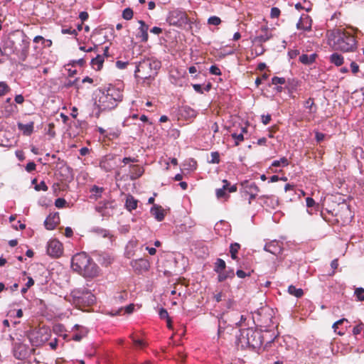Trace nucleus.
I'll return each mask as SVG.
<instances>
[{
    "instance_id": "1",
    "label": "nucleus",
    "mask_w": 364,
    "mask_h": 364,
    "mask_svg": "<svg viewBox=\"0 0 364 364\" xmlns=\"http://www.w3.org/2000/svg\"><path fill=\"white\" fill-rule=\"evenodd\" d=\"M122 92V90L112 85L97 89L94 93L95 105L99 112L114 109L123 99Z\"/></svg>"
},
{
    "instance_id": "2",
    "label": "nucleus",
    "mask_w": 364,
    "mask_h": 364,
    "mask_svg": "<svg viewBox=\"0 0 364 364\" xmlns=\"http://www.w3.org/2000/svg\"><path fill=\"white\" fill-rule=\"evenodd\" d=\"M73 269L86 278H94L99 274V267L85 252L75 255L71 259Z\"/></svg>"
},
{
    "instance_id": "3",
    "label": "nucleus",
    "mask_w": 364,
    "mask_h": 364,
    "mask_svg": "<svg viewBox=\"0 0 364 364\" xmlns=\"http://www.w3.org/2000/svg\"><path fill=\"white\" fill-rule=\"evenodd\" d=\"M329 44L336 50L353 52L357 48V41L354 36L343 29L333 31L329 35Z\"/></svg>"
},
{
    "instance_id": "4",
    "label": "nucleus",
    "mask_w": 364,
    "mask_h": 364,
    "mask_svg": "<svg viewBox=\"0 0 364 364\" xmlns=\"http://www.w3.org/2000/svg\"><path fill=\"white\" fill-rule=\"evenodd\" d=\"M237 344L242 348H259L262 344V333L252 328L240 329L237 336Z\"/></svg>"
},
{
    "instance_id": "5",
    "label": "nucleus",
    "mask_w": 364,
    "mask_h": 364,
    "mask_svg": "<svg viewBox=\"0 0 364 364\" xmlns=\"http://www.w3.org/2000/svg\"><path fill=\"white\" fill-rule=\"evenodd\" d=\"M161 63L154 58H146L136 65L134 73L136 77L144 80L154 78L160 69Z\"/></svg>"
},
{
    "instance_id": "6",
    "label": "nucleus",
    "mask_w": 364,
    "mask_h": 364,
    "mask_svg": "<svg viewBox=\"0 0 364 364\" xmlns=\"http://www.w3.org/2000/svg\"><path fill=\"white\" fill-rule=\"evenodd\" d=\"M166 21L169 25L180 28H185L186 26L192 29L193 22L188 17L185 11L181 9H174L168 12Z\"/></svg>"
},
{
    "instance_id": "7",
    "label": "nucleus",
    "mask_w": 364,
    "mask_h": 364,
    "mask_svg": "<svg viewBox=\"0 0 364 364\" xmlns=\"http://www.w3.org/2000/svg\"><path fill=\"white\" fill-rule=\"evenodd\" d=\"M70 295L73 303L80 306H90L95 301V295L85 287L74 289Z\"/></svg>"
},
{
    "instance_id": "8",
    "label": "nucleus",
    "mask_w": 364,
    "mask_h": 364,
    "mask_svg": "<svg viewBox=\"0 0 364 364\" xmlns=\"http://www.w3.org/2000/svg\"><path fill=\"white\" fill-rule=\"evenodd\" d=\"M33 350L34 349L21 342H14L13 344V355L15 358L20 360L26 359Z\"/></svg>"
},
{
    "instance_id": "9",
    "label": "nucleus",
    "mask_w": 364,
    "mask_h": 364,
    "mask_svg": "<svg viewBox=\"0 0 364 364\" xmlns=\"http://www.w3.org/2000/svg\"><path fill=\"white\" fill-rule=\"evenodd\" d=\"M241 186V193L245 195H249L248 204L252 203V200L255 199L258 193L259 192V188L257 186L255 182L250 181H244L240 183Z\"/></svg>"
},
{
    "instance_id": "10",
    "label": "nucleus",
    "mask_w": 364,
    "mask_h": 364,
    "mask_svg": "<svg viewBox=\"0 0 364 364\" xmlns=\"http://www.w3.org/2000/svg\"><path fill=\"white\" fill-rule=\"evenodd\" d=\"M62 244L57 240H52L48 242L47 252L49 255L58 257L63 253Z\"/></svg>"
},
{
    "instance_id": "11",
    "label": "nucleus",
    "mask_w": 364,
    "mask_h": 364,
    "mask_svg": "<svg viewBox=\"0 0 364 364\" xmlns=\"http://www.w3.org/2000/svg\"><path fill=\"white\" fill-rule=\"evenodd\" d=\"M114 207V201L107 200L99 202L95 207V210L102 216H105L109 214V210L113 209Z\"/></svg>"
},
{
    "instance_id": "12",
    "label": "nucleus",
    "mask_w": 364,
    "mask_h": 364,
    "mask_svg": "<svg viewBox=\"0 0 364 364\" xmlns=\"http://www.w3.org/2000/svg\"><path fill=\"white\" fill-rule=\"evenodd\" d=\"M133 269L139 273L147 271L150 267L149 262L144 258L133 260L131 262Z\"/></svg>"
},
{
    "instance_id": "13",
    "label": "nucleus",
    "mask_w": 364,
    "mask_h": 364,
    "mask_svg": "<svg viewBox=\"0 0 364 364\" xmlns=\"http://www.w3.org/2000/svg\"><path fill=\"white\" fill-rule=\"evenodd\" d=\"M264 250L274 255H278L282 251V243L277 240H272L264 245Z\"/></svg>"
},
{
    "instance_id": "14",
    "label": "nucleus",
    "mask_w": 364,
    "mask_h": 364,
    "mask_svg": "<svg viewBox=\"0 0 364 364\" xmlns=\"http://www.w3.org/2000/svg\"><path fill=\"white\" fill-rule=\"evenodd\" d=\"M60 222L58 213H50L45 220L44 225L47 230H52L55 228Z\"/></svg>"
},
{
    "instance_id": "15",
    "label": "nucleus",
    "mask_w": 364,
    "mask_h": 364,
    "mask_svg": "<svg viewBox=\"0 0 364 364\" xmlns=\"http://www.w3.org/2000/svg\"><path fill=\"white\" fill-rule=\"evenodd\" d=\"M139 23L140 24V26L138 28V32L136 36V38H140L141 42L145 43L149 38V26L142 20H139Z\"/></svg>"
},
{
    "instance_id": "16",
    "label": "nucleus",
    "mask_w": 364,
    "mask_h": 364,
    "mask_svg": "<svg viewBox=\"0 0 364 364\" xmlns=\"http://www.w3.org/2000/svg\"><path fill=\"white\" fill-rule=\"evenodd\" d=\"M179 114L186 119H193L196 117L198 112L189 106H182L178 109Z\"/></svg>"
},
{
    "instance_id": "17",
    "label": "nucleus",
    "mask_w": 364,
    "mask_h": 364,
    "mask_svg": "<svg viewBox=\"0 0 364 364\" xmlns=\"http://www.w3.org/2000/svg\"><path fill=\"white\" fill-rule=\"evenodd\" d=\"M262 34L252 38V42L253 43L262 45V43L269 41L272 37V35L269 32L267 28H262Z\"/></svg>"
},
{
    "instance_id": "18",
    "label": "nucleus",
    "mask_w": 364,
    "mask_h": 364,
    "mask_svg": "<svg viewBox=\"0 0 364 364\" xmlns=\"http://www.w3.org/2000/svg\"><path fill=\"white\" fill-rule=\"evenodd\" d=\"M17 127L19 131L25 136H30L34 130V122H30L28 124H23L21 122L17 123Z\"/></svg>"
},
{
    "instance_id": "19",
    "label": "nucleus",
    "mask_w": 364,
    "mask_h": 364,
    "mask_svg": "<svg viewBox=\"0 0 364 364\" xmlns=\"http://www.w3.org/2000/svg\"><path fill=\"white\" fill-rule=\"evenodd\" d=\"M259 200H261L264 205L272 208H275L278 205V200L273 196L262 195L259 197Z\"/></svg>"
},
{
    "instance_id": "20",
    "label": "nucleus",
    "mask_w": 364,
    "mask_h": 364,
    "mask_svg": "<svg viewBox=\"0 0 364 364\" xmlns=\"http://www.w3.org/2000/svg\"><path fill=\"white\" fill-rule=\"evenodd\" d=\"M150 213L159 222L164 219V210L159 205H154L150 210Z\"/></svg>"
},
{
    "instance_id": "21",
    "label": "nucleus",
    "mask_w": 364,
    "mask_h": 364,
    "mask_svg": "<svg viewBox=\"0 0 364 364\" xmlns=\"http://www.w3.org/2000/svg\"><path fill=\"white\" fill-rule=\"evenodd\" d=\"M138 200L129 194L127 196L125 207L127 210L132 211L137 208Z\"/></svg>"
},
{
    "instance_id": "22",
    "label": "nucleus",
    "mask_w": 364,
    "mask_h": 364,
    "mask_svg": "<svg viewBox=\"0 0 364 364\" xmlns=\"http://www.w3.org/2000/svg\"><path fill=\"white\" fill-rule=\"evenodd\" d=\"M218 274V282H223L227 279L233 278L235 277V272L234 269L231 268L228 269V270L225 269V270L222 271Z\"/></svg>"
},
{
    "instance_id": "23",
    "label": "nucleus",
    "mask_w": 364,
    "mask_h": 364,
    "mask_svg": "<svg viewBox=\"0 0 364 364\" xmlns=\"http://www.w3.org/2000/svg\"><path fill=\"white\" fill-rule=\"evenodd\" d=\"M105 57L102 55H97L95 58H92L90 64L93 68L100 70L103 65Z\"/></svg>"
},
{
    "instance_id": "24",
    "label": "nucleus",
    "mask_w": 364,
    "mask_h": 364,
    "mask_svg": "<svg viewBox=\"0 0 364 364\" xmlns=\"http://www.w3.org/2000/svg\"><path fill=\"white\" fill-rule=\"evenodd\" d=\"M104 191V188L102 187H99L96 185L92 186L90 188V192L91 195L90 196V199L97 200L102 196V193Z\"/></svg>"
},
{
    "instance_id": "25",
    "label": "nucleus",
    "mask_w": 364,
    "mask_h": 364,
    "mask_svg": "<svg viewBox=\"0 0 364 364\" xmlns=\"http://www.w3.org/2000/svg\"><path fill=\"white\" fill-rule=\"evenodd\" d=\"M316 56V53L311 55L302 54L299 56V61L304 65H309L315 61Z\"/></svg>"
},
{
    "instance_id": "26",
    "label": "nucleus",
    "mask_w": 364,
    "mask_h": 364,
    "mask_svg": "<svg viewBox=\"0 0 364 364\" xmlns=\"http://www.w3.org/2000/svg\"><path fill=\"white\" fill-rule=\"evenodd\" d=\"M330 62L336 66H341L343 63V57L338 53H333L330 55Z\"/></svg>"
},
{
    "instance_id": "27",
    "label": "nucleus",
    "mask_w": 364,
    "mask_h": 364,
    "mask_svg": "<svg viewBox=\"0 0 364 364\" xmlns=\"http://www.w3.org/2000/svg\"><path fill=\"white\" fill-rule=\"evenodd\" d=\"M90 232L104 238L109 237L110 236L109 230L100 227H94L91 229Z\"/></svg>"
},
{
    "instance_id": "28",
    "label": "nucleus",
    "mask_w": 364,
    "mask_h": 364,
    "mask_svg": "<svg viewBox=\"0 0 364 364\" xmlns=\"http://www.w3.org/2000/svg\"><path fill=\"white\" fill-rule=\"evenodd\" d=\"M223 182L224 183L223 187L221 188H218L216 190V196L218 198H222L227 196L225 191H227L228 187L230 185V183L225 179L223 180Z\"/></svg>"
},
{
    "instance_id": "29",
    "label": "nucleus",
    "mask_w": 364,
    "mask_h": 364,
    "mask_svg": "<svg viewBox=\"0 0 364 364\" xmlns=\"http://www.w3.org/2000/svg\"><path fill=\"white\" fill-rule=\"evenodd\" d=\"M288 292L296 298H301L304 295V291L301 288H296L294 285H290L288 287Z\"/></svg>"
},
{
    "instance_id": "30",
    "label": "nucleus",
    "mask_w": 364,
    "mask_h": 364,
    "mask_svg": "<svg viewBox=\"0 0 364 364\" xmlns=\"http://www.w3.org/2000/svg\"><path fill=\"white\" fill-rule=\"evenodd\" d=\"M226 268L225 262L220 258H218L215 262L214 271L219 274Z\"/></svg>"
},
{
    "instance_id": "31",
    "label": "nucleus",
    "mask_w": 364,
    "mask_h": 364,
    "mask_svg": "<svg viewBox=\"0 0 364 364\" xmlns=\"http://www.w3.org/2000/svg\"><path fill=\"white\" fill-rule=\"evenodd\" d=\"M240 248V245L237 242L232 243L230 246V252L231 255V258L232 259H237V254L238 252V250Z\"/></svg>"
},
{
    "instance_id": "32",
    "label": "nucleus",
    "mask_w": 364,
    "mask_h": 364,
    "mask_svg": "<svg viewBox=\"0 0 364 364\" xmlns=\"http://www.w3.org/2000/svg\"><path fill=\"white\" fill-rule=\"evenodd\" d=\"M121 132L118 129H109L107 130V134H105V137L109 139H117L119 136Z\"/></svg>"
},
{
    "instance_id": "33",
    "label": "nucleus",
    "mask_w": 364,
    "mask_h": 364,
    "mask_svg": "<svg viewBox=\"0 0 364 364\" xmlns=\"http://www.w3.org/2000/svg\"><path fill=\"white\" fill-rule=\"evenodd\" d=\"M289 165V161L286 157H282L279 160H275L272 162V166L275 167H286Z\"/></svg>"
},
{
    "instance_id": "34",
    "label": "nucleus",
    "mask_w": 364,
    "mask_h": 364,
    "mask_svg": "<svg viewBox=\"0 0 364 364\" xmlns=\"http://www.w3.org/2000/svg\"><path fill=\"white\" fill-rule=\"evenodd\" d=\"M130 338L136 348H143L146 346V343L143 340L136 338L134 335H131Z\"/></svg>"
},
{
    "instance_id": "35",
    "label": "nucleus",
    "mask_w": 364,
    "mask_h": 364,
    "mask_svg": "<svg viewBox=\"0 0 364 364\" xmlns=\"http://www.w3.org/2000/svg\"><path fill=\"white\" fill-rule=\"evenodd\" d=\"M344 322H348L347 319L346 318H341V319H339L337 321H336L333 326H332V328H333L334 331L339 336H343L345 334V332L344 331H337V328H338V326L339 325H341Z\"/></svg>"
},
{
    "instance_id": "36",
    "label": "nucleus",
    "mask_w": 364,
    "mask_h": 364,
    "mask_svg": "<svg viewBox=\"0 0 364 364\" xmlns=\"http://www.w3.org/2000/svg\"><path fill=\"white\" fill-rule=\"evenodd\" d=\"M73 86H75L76 89H79L80 86L78 85V78H76L73 80H67L64 84H63V87H65V88H70Z\"/></svg>"
},
{
    "instance_id": "37",
    "label": "nucleus",
    "mask_w": 364,
    "mask_h": 364,
    "mask_svg": "<svg viewBox=\"0 0 364 364\" xmlns=\"http://www.w3.org/2000/svg\"><path fill=\"white\" fill-rule=\"evenodd\" d=\"M10 91V87L4 81H0V97L5 95Z\"/></svg>"
},
{
    "instance_id": "38",
    "label": "nucleus",
    "mask_w": 364,
    "mask_h": 364,
    "mask_svg": "<svg viewBox=\"0 0 364 364\" xmlns=\"http://www.w3.org/2000/svg\"><path fill=\"white\" fill-rule=\"evenodd\" d=\"M355 296L357 297L358 301H364V289L363 287H358L355 289L354 292Z\"/></svg>"
},
{
    "instance_id": "39",
    "label": "nucleus",
    "mask_w": 364,
    "mask_h": 364,
    "mask_svg": "<svg viewBox=\"0 0 364 364\" xmlns=\"http://www.w3.org/2000/svg\"><path fill=\"white\" fill-rule=\"evenodd\" d=\"M231 136L235 139V145L238 146L241 141L244 140V135L242 133L237 134L232 133L231 134Z\"/></svg>"
},
{
    "instance_id": "40",
    "label": "nucleus",
    "mask_w": 364,
    "mask_h": 364,
    "mask_svg": "<svg viewBox=\"0 0 364 364\" xmlns=\"http://www.w3.org/2000/svg\"><path fill=\"white\" fill-rule=\"evenodd\" d=\"M131 168H132V171L134 173L136 178L140 177L144 173L143 168L138 165H133Z\"/></svg>"
},
{
    "instance_id": "41",
    "label": "nucleus",
    "mask_w": 364,
    "mask_h": 364,
    "mask_svg": "<svg viewBox=\"0 0 364 364\" xmlns=\"http://www.w3.org/2000/svg\"><path fill=\"white\" fill-rule=\"evenodd\" d=\"M315 106L314 99L313 98H309L307 100L304 102V107L309 109L310 113H314L316 112V110L313 111L312 108Z\"/></svg>"
},
{
    "instance_id": "42",
    "label": "nucleus",
    "mask_w": 364,
    "mask_h": 364,
    "mask_svg": "<svg viewBox=\"0 0 364 364\" xmlns=\"http://www.w3.org/2000/svg\"><path fill=\"white\" fill-rule=\"evenodd\" d=\"M122 17L126 20H130L133 17V11L130 8H126L122 12Z\"/></svg>"
},
{
    "instance_id": "43",
    "label": "nucleus",
    "mask_w": 364,
    "mask_h": 364,
    "mask_svg": "<svg viewBox=\"0 0 364 364\" xmlns=\"http://www.w3.org/2000/svg\"><path fill=\"white\" fill-rule=\"evenodd\" d=\"M211 159L208 161L210 164H219L220 163V154L218 151H213L210 154Z\"/></svg>"
},
{
    "instance_id": "44",
    "label": "nucleus",
    "mask_w": 364,
    "mask_h": 364,
    "mask_svg": "<svg viewBox=\"0 0 364 364\" xmlns=\"http://www.w3.org/2000/svg\"><path fill=\"white\" fill-rule=\"evenodd\" d=\"M220 23H221V19L216 16H210L208 19V23L210 25L218 26Z\"/></svg>"
},
{
    "instance_id": "45",
    "label": "nucleus",
    "mask_w": 364,
    "mask_h": 364,
    "mask_svg": "<svg viewBox=\"0 0 364 364\" xmlns=\"http://www.w3.org/2000/svg\"><path fill=\"white\" fill-rule=\"evenodd\" d=\"M286 82V80L284 77H277V76H274L272 78V85H284L285 84Z\"/></svg>"
},
{
    "instance_id": "46",
    "label": "nucleus",
    "mask_w": 364,
    "mask_h": 364,
    "mask_svg": "<svg viewBox=\"0 0 364 364\" xmlns=\"http://www.w3.org/2000/svg\"><path fill=\"white\" fill-rule=\"evenodd\" d=\"M34 188L37 191H48V186H46L45 181H41L40 183L36 184Z\"/></svg>"
},
{
    "instance_id": "47",
    "label": "nucleus",
    "mask_w": 364,
    "mask_h": 364,
    "mask_svg": "<svg viewBox=\"0 0 364 364\" xmlns=\"http://www.w3.org/2000/svg\"><path fill=\"white\" fill-rule=\"evenodd\" d=\"M85 64V60L83 58H81L78 60H73L70 61V63L68 65H70L72 66H75L76 65H78L80 67L84 66Z\"/></svg>"
},
{
    "instance_id": "48",
    "label": "nucleus",
    "mask_w": 364,
    "mask_h": 364,
    "mask_svg": "<svg viewBox=\"0 0 364 364\" xmlns=\"http://www.w3.org/2000/svg\"><path fill=\"white\" fill-rule=\"evenodd\" d=\"M209 71L210 74L215 75H220L222 74L220 69L215 65H211Z\"/></svg>"
},
{
    "instance_id": "49",
    "label": "nucleus",
    "mask_w": 364,
    "mask_h": 364,
    "mask_svg": "<svg viewBox=\"0 0 364 364\" xmlns=\"http://www.w3.org/2000/svg\"><path fill=\"white\" fill-rule=\"evenodd\" d=\"M61 32L63 34H70V35H73L75 37L77 36V31L75 29H72L71 28H62Z\"/></svg>"
},
{
    "instance_id": "50",
    "label": "nucleus",
    "mask_w": 364,
    "mask_h": 364,
    "mask_svg": "<svg viewBox=\"0 0 364 364\" xmlns=\"http://www.w3.org/2000/svg\"><path fill=\"white\" fill-rule=\"evenodd\" d=\"M66 204V200L64 198H58L55 201V205L58 208H63Z\"/></svg>"
},
{
    "instance_id": "51",
    "label": "nucleus",
    "mask_w": 364,
    "mask_h": 364,
    "mask_svg": "<svg viewBox=\"0 0 364 364\" xmlns=\"http://www.w3.org/2000/svg\"><path fill=\"white\" fill-rule=\"evenodd\" d=\"M280 15V10L277 7H272L271 9L270 16L271 18H277Z\"/></svg>"
},
{
    "instance_id": "52",
    "label": "nucleus",
    "mask_w": 364,
    "mask_h": 364,
    "mask_svg": "<svg viewBox=\"0 0 364 364\" xmlns=\"http://www.w3.org/2000/svg\"><path fill=\"white\" fill-rule=\"evenodd\" d=\"M363 323H360L358 325L355 326L353 329V335L357 336V335L360 334L363 330Z\"/></svg>"
},
{
    "instance_id": "53",
    "label": "nucleus",
    "mask_w": 364,
    "mask_h": 364,
    "mask_svg": "<svg viewBox=\"0 0 364 364\" xmlns=\"http://www.w3.org/2000/svg\"><path fill=\"white\" fill-rule=\"evenodd\" d=\"M261 119H262V122L264 125H267V124H268L270 122V121L272 119V117L269 114H262L261 116Z\"/></svg>"
},
{
    "instance_id": "54",
    "label": "nucleus",
    "mask_w": 364,
    "mask_h": 364,
    "mask_svg": "<svg viewBox=\"0 0 364 364\" xmlns=\"http://www.w3.org/2000/svg\"><path fill=\"white\" fill-rule=\"evenodd\" d=\"M159 315L161 319H168V318H169L167 311L164 308L160 309Z\"/></svg>"
},
{
    "instance_id": "55",
    "label": "nucleus",
    "mask_w": 364,
    "mask_h": 364,
    "mask_svg": "<svg viewBox=\"0 0 364 364\" xmlns=\"http://www.w3.org/2000/svg\"><path fill=\"white\" fill-rule=\"evenodd\" d=\"M36 168V164L33 161L28 162L26 166V170L28 172H31L34 171Z\"/></svg>"
},
{
    "instance_id": "56",
    "label": "nucleus",
    "mask_w": 364,
    "mask_h": 364,
    "mask_svg": "<svg viewBox=\"0 0 364 364\" xmlns=\"http://www.w3.org/2000/svg\"><path fill=\"white\" fill-rule=\"evenodd\" d=\"M28 55V48H24L21 50L19 54V59L22 61H25Z\"/></svg>"
},
{
    "instance_id": "57",
    "label": "nucleus",
    "mask_w": 364,
    "mask_h": 364,
    "mask_svg": "<svg viewBox=\"0 0 364 364\" xmlns=\"http://www.w3.org/2000/svg\"><path fill=\"white\" fill-rule=\"evenodd\" d=\"M235 301L231 299H229L225 303V306L227 309H235Z\"/></svg>"
},
{
    "instance_id": "58",
    "label": "nucleus",
    "mask_w": 364,
    "mask_h": 364,
    "mask_svg": "<svg viewBox=\"0 0 364 364\" xmlns=\"http://www.w3.org/2000/svg\"><path fill=\"white\" fill-rule=\"evenodd\" d=\"M97 48V46L95 45L94 47L86 48L85 46H80L79 49L84 52L90 53L95 50Z\"/></svg>"
},
{
    "instance_id": "59",
    "label": "nucleus",
    "mask_w": 364,
    "mask_h": 364,
    "mask_svg": "<svg viewBox=\"0 0 364 364\" xmlns=\"http://www.w3.org/2000/svg\"><path fill=\"white\" fill-rule=\"evenodd\" d=\"M324 138H325L324 134L319 132H316L315 133V139L317 142H321L322 141H323Z\"/></svg>"
},
{
    "instance_id": "60",
    "label": "nucleus",
    "mask_w": 364,
    "mask_h": 364,
    "mask_svg": "<svg viewBox=\"0 0 364 364\" xmlns=\"http://www.w3.org/2000/svg\"><path fill=\"white\" fill-rule=\"evenodd\" d=\"M236 274H237V276L239 278H245L247 276H250V272L249 273H246L245 272H244L242 269H237V272H236Z\"/></svg>"
},
{
    "instance_id": "61",
    "label": "nucleus",
    "mask_w": 364,
    "mask_h": 364,
    "mask_svg": "<svg viewBox=\"0 0 364 364\" xmlns=\"http://www.w3.org/2000/svg\"><path fill=\"white\" fill-rule=\"evenodd\" d=\"M306 203L308 208L314 207L316 204L315 200L311 197H307L306 198Z\"/></svg>"
},
{
    "instance_id": "62",
    "label": "nucleus",
    "mask_w": 364,
    "mask_h": 364,
    "mask_svg": "<svg viewBox=\"0 0 364 364\" xmlns=\"http://www.w3.org/2000/svg\"><path fill=\"white\" fill-rule=\"evenodd\" d=\"M127 65H128V62H123L121 60H117L116 62V66L119 69H125L127 68Z\"/></svg>"
},
{
    "instance_id": "63",
    "label": "nucleus",
    "mask_w": 364,
    "mask_h": 364,
    "mask_svg": "<svg viewBox=\"0 0 364 364\" xmlns=\"http://www.w3.org/2000/svg\"><path fill=\"white\" fill-rule=\"evenodd\" d=\"M350 68L353 74H355L359 71V66L355 62H352L350 63Z\"/></svg>"
},
{
    "instance_id": "64",
    "label": "nucleus",
    "mask_w": 364,
    "mask_h": 364,
    "mask_svg": "<svg viewBox=\"0 0 364 364\" xmlns=\"http://www.w3.org/2000/svg\"><path fill=\"white\" fill-rule=\"evenodd\" d=\"M193 87L194 89V90L199 93V94H203V89L202 88V86L200 84H193Z\"/></svg>"
}]
</instances>
